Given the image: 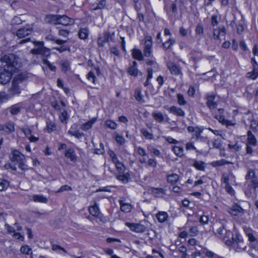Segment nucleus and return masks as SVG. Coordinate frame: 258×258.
<instances>
[{
    "instance_id": "obj_1",
    "label": "nucleus",
    "mask_w": 258,
    "mask_h": 258,
    "mask_svg": "<svg viewBox=\"0 0 258 258\" xmlns=\"http://www.w3.org/2000/svg\"><path fill=\"white\" fill-rule=\"evenodd\" d=\"M226 244L231 245L238 252L245 250L247 247L242 235L238 233L232 235L231 240H226Z\"/></svg>"
},
{
    "instance_id": "obj_2",
    "label": "nucleus",
    "mask_w": 258,
    "mask_h": 258,
    "mask_svg": "<svg viewBox=\"0 0 258 258\" xmlns=\"http://www.w3.org/2000/svg\"><path fill=\"white\" fill-rule=\"evenodd\" d=\"M15 65H17V60L14 54L5 55L0 59V68L4 70L12 71Z\"/></svg>"
},
{
    "instance_id": "obj_3",
    "label": "nucleus",
    "mask_w": 258,
    "mask_h": 258,
    "mask_svg": "<svg viewBox=\"0 0 258 258\" xmlns=\"http://www.w3.org/2000/svg\"><path fill=\"white\" fill-rule=\"evenodd\" d=\"M11 159L12 162L18 164L19 168L22 170L27 169V166L25 164V156L19 151L14 150L12 151Z\"/></svg>"
},
{
    "instance_id": "obj_4",
    "label": "nucleus",
    "mask_w": 258,
    "mask_h": 258,
    "mask_svg": "<svg viewBox=\"0 0 258 258\" xmlns=\"http://www.w3.org/2000/svg\"><path fill=\"white\" fill-rule=\"evenodd\" d=\"M33 43L37 47L33 48L31 50V53L33 54H41L42 55H48L49 54V50L43 46L42 41H33Z\"/></svg>"
},
{
    "instance_id": "obj_5",
    "label": "nucleus",
    "mask_w": 258,
    "mask_h": 258,
    "mask_svg": "<svg viewBox=\"0 0 258 258\" xmlns=\"http://www.w3.org/2000/svg\"><path fill=\"white\" fill-rule=\"evenodd\" d=\"M243 231L248 238V240L251 246H254L255 244L258 243V239L255 235V232L251 228L244 227Z\"/></svg>"
},
{
    "instance_id": "obj_6",
    "label": "nucleus",
    "mask_w": 258,
    "mask_h": 258,
    "mask_svg": "<svg viewBox=\"0 0 258 258\" xmlns=\"http://www.w3.org/2000/svg\"><path fill=\"white\" fill-rule=\"evenodd\" d=\"M17 69V65L13 66V70H4V72L0 74V83L2 84H6L11 79L12 74Z\"/></svg>"
},
{
    "instance_id": "obj_7",
    "label": "nucleus",
    "mask_w": 258,
    "mask_h": 258,
    "mask_svg": "<svg viewBox=\"0 0 258 258\" xmlns=\"http://www.w3.org/2000/svg\"><path fill=\"white\" fill-rule=\"evenodd\" d=\"M215 234L217 237L225 241L226 242V240H229L228 238L231 235V231L227 230L223 225H221L220 227L217 229Z\"/></svg>"
},
{
    "instance_id": "obj_8",
    "label": "nucleus",
    "mask_w": 258,
    "mask_h": 258,
    "mask_svg": "<svg viewBox=\"0 0 258 258\" xmlns=\"http://www.w3.org/2000/svg\"><path fill=\"white\" fill-rule=\"evenodd\" d=\"M100 75V70L99 68H94L92 69L87 74V77L89 81H91L94 84L97 82V77Z\"/></svg>"
},
{
    "instance_id": "obj_9",
    "label": "nucleus",
    "mask_w": 258,
    "mask_h": 258,
    "mask_svg": "<svg viewBox=\"0 0 258 258\" xmlns=\"http://www.w3.org/2000/svg\"><path fill=\"white\" fill-rule=\"evenodd\" d=\"M206 104L211 110L215 109L217 108V103L216 101V96L213 93H209L207 95Z\"/></svg>"
},
{
    "instance_id": "obj_10",
    "label": "nucleus",
    "mask_w": 258,
    "mask_h": 258,
    "mask_svg": "<svg viewBox=\"0 0 258 258\" xmlns=\"http://www.w3.org/2000/svg\"><path fill=\"white\" fill-rule=\"evenodd\" d=\"M164 108L168 110L169 113L173 114L177 116H184L185 115V112L180 108L177 107L175 106H169L165 105Z\"/></svg>"
},
{
    "instance_id": "obj_11",
    "label": "nucleus",
    "mask_w": 258,
    "mask_h": 258,
    "mask_svg": "<svg viewBox=\"0 0 258 258\" xmlns=\"http://www.w3.org/2000/svg\"><path fill=\"white\" fill-rule=\"evenodd\" d=\"M32 29L30 26H27L25 27L18 29L16 33V35L19 38H22L28 36L31 34Z\"/></svg>"
},
{
    "instance_id": "obj_12",
    "label": "nucleus",
    "mask_w": 258,
    "mask_h": 258,
    "mask_svg": "<svg viewBox=\"0 0 258 258\" xmlns=\"http://www.w3.org/2000/svg\"><path fill=\"white\" fill-rule=\"evenodd\" d=\"M112 39V35L107 32H104L102 35L100 36L98 38V44L100 47H103L104 43Z\"/></svg>"
},
{
    "instance_id": "obj_13",
    "label": "nucleus",
    "mask_w": 258,
    "mask_h": 258,
    "mask_svg": "<svg viewBox=\"0 0 258 258\" xmlns=\"http://www.w3.org/2000/svg\"><path fill=\"white\" fill-rule=\"evenodd\" d=\"M75 23L74 20L71 19L66 15H59L58 24H61L64 26L72 25Z\"/></svg>"
},
{
    "instance_id": "obj_14",
    "label": "nucleus",
    "mask_w": 258,
    "mask_h": 258,
    "mask_svg": "<svg viewBox=\"0 0 258 258\" xmlns=\"http://www.w3.org/2000/svg\"><path fill=\"white\" fill-rule=\"evenodd\" d=\"M213 38L216 40H220V35L224 36L226 33V29L224 26H220L218 28L213 29Z\"/></svg>"
},
{
    "instance_id": "obj_15",
    "label": "nucleus",
    "mask_w": 258,
    "mask_h": 258,
    "mask_svg": "<svg viewBox=\"0 0 258 258\" xmlns=\"http://www.w3.org/2000/svg\"><path fill=\"white\" fill-rule=\"evenodd\" d=\"M20 81V77H16L12 82V87L11 88V91L13 94H16L20 93L19 88L18 87V84Z\"/></svg>"
},
{
    "instance_id": "obj_16",
    "label": "nucleus",
    "mask_w": 258,
    "mask_h": 258,
    "mask_svg": "<svg viewBox=\"0 0 258 258\" xmlns=\"http://www.w3.org/2000/svg\"><path fill=\"white\" fill-rule=\"evenodd\" d=\"M132 57L139 61L142 60L144 58V55L140 49L135 47L132 50Z\"/></svg>"
},
{
    "instance_id": "obj_17",
    "label": "nucleus",
    "mask_w": 258,
    "mask_h": 258,
    "mask_svg": "<svg viewBox=\"0 0 258 258\" xmlns=\"http://www.w3.org/2000/svg\"><path fill=\"white\" fill-rule=\"evenodd\" d=\"M243 212V210L237 205H233L229 210V213L233 216H239Z\"/></svg>"
},
{
    "instance_id": "obj_18",
    "label": "nucleus",
    "mask_w": 258,
    "mask_h": 258,
    "mask_svg": "<svg viewBox=\"0 0 258 258\" xmlns=\"http://www.w3.org/2000/svg\"><path fill=\"white\" fill-rule=\"evenodd\" d=\"M59 15H47L45 17V21L48 23L57 25L58 24Z\"/></svg>"
},
{
    "instance_id": "obj_19",
    "label": "nucleus",
    "mask_w": 258,
    "mask_h": 258,
    "mask_svg": "<svg viewBox=\"0 0 258 258\" xmlns=\"http://www.w3.org/2000/svg\"><path fill=\"white\" fill-rule=\"evenodd\" d=\"M146 57H150L152 54V41L151 36H146Z\"/></svg>"
},
{
    "instance_id": "obj_20",
    "label": "nucleus",
    "mask_w": 258,
    "mask_h": 258,
    "mask_svg": "<svg viewBox=\"0 0 258 258\" xmlns=\"http://www.w3.org/2000/svg\"><path fill=\"white\" fill-rule=\"evenodd\" d=\"M168 68L173 75H178L181 74V71L180 69L174 63L169 62L168 63Z\"/></svg>"
},
{
    "instance_id": "obj_21",
    "label": "nucleus",
    "mask_w": 258,
    "mask_h": 258,
    "mask_svg": "<svg viewBox=\"0 0 258 258\" xmlns=\"http://www.w3.org/2000/svg\"><path fill=\"white\" fill-rule=\"evenodd\" d=\"M215 118L217 119L220 122L226 126H233L235 123L232 121L225 119L224 117L221 114L216 115L215 116Z\"/></svg>"
},
{
    "instance_id": "obj_22",
    "label": "nucleus",
    "mask_w": 258,
    "mask_h": 258,
    "mask_svg": "<svg viewBox=\"0 0 258 258\" xmlns=\"http://www.w3.org/2000/svg\"><path fill=\"white\" fill-rule=\"evenodd\" d=\"M106 4V0H96L95 3L92 5L91 9L94 11L103 9L105 8Z\"/></svg>"
},
{
    "instance_id": "obj_23",
    "label": "nucleus",
    "mask_w": 258,
    "mask_h": 258,
    "mask_svg": "<svg viewBox=\"0 0 258 258\" xmlns=\"http://www.w3.org/2000/svg\"><path fill=\"white\" fill-rule=\"evenodd\" d=\"M137 63L135 61H134L133 64L127 69V72L130 75L137 76L139 74H141V72H139L137 68Z\"/></svg>"
},
{
    "instance_id": "obj_24",
    "label": "nucleus",
    "mask_w": 258,
    "mask_h": 258,
    "mask_svg": "<svg viewBox=\"0 0 258 258\" xmlns=\"http://www.w3.org/2000/svg\"><path fill=\"white\" fill-rule=\"evenodd\" d=\"M192 166L197 170L200 171H204L206 168V163L202 161L194 160L193 161Z\"/></svg>"
},
{
    "instance_id": "obj_25",
    "label": "nucleus",
    "mask_w": 258,
    "mask_h": 258,
    "mask_svg": "<svg viewBox=\"0 0 258 258\" xmlns=\"http://www.w3.org/2000/svg\"><path fill=\"white\" fill-rule=\"evenodd\" d=\"M65 157L69 159L71 161H75L77 160L75 152L71 148H69L66 150Z\"/></svg>"
},
{
    "instance_id": "obj_26",
    "label": "nucleus",
    "mask_w": 258,
    "mask_h": 258,
    "mask_svg": "<svg viewBox=\"0 0 258 258\" xmlns=\"http://www.w3.org/2000/svg\"><path fill=\"white\" fill-rule=\"evenodd\" d=\"M156 218L160 223L165 222L168 218V215L165 212H159L156 214Z\"/></svg>"
},
{
    "instance_id": "obj_27",
    "label": "nucleus",
    "mask_w": 258,
    "mask_h": 258,
    "mask_svg": "<svg viewBox=\"0 0 258 258\" xmlns=\"http://www.w3.org/2000/svg\"><path fill=\"white\" fill-rule=\"evenodd\" d=\"M89 213L91 215L94 217H97L100 214V211L98 208V206L96 203H95L89 208Z\"/></svg>"
},
{
    "instance_id": "obj_28",
    "label": "nucleus",
    "mask_w": 258,
    "mask_h": 258,
    "mask_svg": "<svg viewBox=\"0 0 258 258\" xmlns=\"http://www.w3.org/2000/svg\"><path fill=\"white\" fill-rule=\"evenodd\" d=\"M32 200L35 202L46 203L48 201L47 199L41 195H34L32 196Z\"/></svg>"
},
{
    "instance_id": "obj_29",
    "label": "nucleus",
    "mask_w": 258,
    "mask_h": 258,
    "mask_svg": "<svg viewBox=\"0 0 258 258\" xmlns=\"http://www.w3.org/2000/svg\"><path fill=\"white\" fill-rule=\"evenodd\" d=\"M97 118L96 117L92 118L91 120L83 124L82 126V129L84 131H87L91 128L92 125L96 121Z\"/></svg>"
},
{
    "instance_id": "obj_30",
    "label": "nucleus",
    "mask_w": 258,
    "mask_h": 258,
    "mask_svg": "<svg viewBox=\"0 0 258 258\" xmlns=\"http://www.w3.org/2000/svg\"><path fill=\"white\" fill-rule=\"evenodd\" d=\"M172 150L177 156L179 157H181L183 156L184 150L182 147L174 146L172 147Z\"/></svg>"
},
{
    "instance_id": "obj_31",
    "label": "nucleus",
    "mask_w": 258,
    "mask_h": 258,
    "mask_svg": "<svg viewBox=\"0 0 258 258\" xmlns=\"http://www.w3.org/2000/svg\"><path fill=\"white\" fill-rule=\"evenodd\" d=\"M247 145L254 146L256 145V140L250 131L247 132Z\"/></svg>"
},
{
    "instance_id": "obj_32",
    "label": "nucleus",
    "mask_w": 258,
    "mask_h": 258,
    "mask_svg": "<svg viewBox=\"0 0 258 258\" xmlns=\"http://www.w3.org/2000/svg\"><path fill=\"white\" fill-rule=\"evenodd\" d=\"M89 35V31L86 28H81L78 32V36L81 39H87Z\"/></svg>"
},
{
    "instance_id": "obj_33",
    "label": "nucleus",
    "mask_w": 258,
    "mask_h": 258,
    "mask_svg": "<svg viewBox=\"0 0 258 258\" xmlns=\"http://www.w3.org/2000/svg\"><path fill=\"white\" fill-rule=\"evenodd\" d=\"M137 154L141 156V158H139L140 161L141 163H144L145 162V158L144 156L145 155V151L144 149L141 147H138L136 149Z\"/></svg>"
},
{
    "instance_id": "obj_34",
    "label": "nucleus",
    "mask_w": 258,
    "mask_h": 258,
    "mask_svg": "<svg viewBox=\"0 0 258 258\" xmlns=\"http://www.w3.org/2000/svg\"><path fill=\"white\" fill-rule=\"evenodd\" d=\"M154 119L158 122L161 123L164 120V116L162 112L154 111L152 113Z\"/></svg>"
},
{
    "instance_id": "obj_35",
    "label": "nucleus",
    "mask_w": 258,
    "mask_h": 258,
    "mask_svg": "<svg viewBox=\"0 0 258 258\" xmlns=\"http://www.w3.org/2000/svg\"><path fill=\"white\" fill-rule=\"evenodd\" d=\"M231 162L226 161L225 159H222L220 160L214 161L211 163V165L213 167L221 166L225 164H230Z\"/></svg>"
},
{
    "instance_id": "obj_36",
    "label": "nucleus",
    "mask_w": 258,
    "mask_h": 258,
    "mask_svg": "<svg viewBox=\"0 0 258 258\" xmlns=\"http://www.w3.org/2000/svg\"><path fill=\"white\" fill-rule=\"evenodd\" d=\"M20 251L23 254L30 255V256L32 255V249L27 245L22 246L20 248Z\"/></svg>"
},
{
    "instance_id": "obj_37",
    "label": "nucleus",
    "mask_w": 258,
    "mask_h": 258,
    "mask_svg": "<svg viewBox=\"0 0 258 258\" xmlns=\"http://www.w3.org/2000/svg\"><path fill=\"white\" fill-rule=\"evenodd\" d=\"M46 130L48 133L55 131L56 130L55 123L50 120L46 122Z\"/></svg>"
},
{
    "instance_id": "obj_38",
    "label": "nucleus",
    "mask_w": 258,
    "mask_h": 258,
    "mask_svg": "<svg viewBox=\"0 0 258 258\" xmlns=\"http://www.w3.org/2000/svg\"><path fill=\"white\" fill-rule=\"evenodd\" d=\"M9 186V182L6 179L0 178V191L6 190Z\"/></svg>"
},
{
    "instance_id": "obj_39",
    "label": "nucleus",
    "mask_w": 258,
    "mask_h": 258,
    "mask_svg": "<svg viewBox=\"0 0 258 258\" xmlns=\"http://www.w3.org/2000/svg\"><path fill=\"white\" fill-rule=\"evenodd\" d=\"M59 118L60 121L63 123H67L68 120V115L67 111L63 110L59 115Z\"/></svg>"
},
{
    "instance_id": "obj_40",
    "label": "nucleus",
    "mask_w": 258,
    "mask_h": 258,
    "mask_svg": "<svg viewBox=\"0 0 258 258\" xmlns=\"http://www.w3.org/2000/svg\"><path fill=\"white\" fill-rule=\"evenodd\" d=\"M258 76V69L256 68H254L252 72H248L246 74V77L248 78L251 79L252 80L255 79Z\"/></svg>"
},
{
    "instance_id": "obj_41",
    "label": "nucleus",
    "mask_w": 258,
    "mask_h": 258,
    "mask_svg": "<svg viewBox=\"0 0 258 258\" xmlns=\"http://www.w3.org/2000/svg\"><path fill=\"white\" fill-rule=\"evenodd\" d=\"M178 175L175 173L169 174L167 177L168 182L171 183H174L176 182L178 180Z\"/></svg>"
},
{
    "instance_id": "obj_42",
    "label": "nucleus",
    "mask_w": 258,
    "mask_h": 258,
    "mask_svg": "<svg viewBox=\"0 0 258 258\" xmlns=\"http://www.w3.org/2000/svg\"><path fill=\"white\" fill-rule=\"evenodd\" d=\"M105 125L111 130H115L117 127V123L111 119H107L105 122Z\"/></svg>"
},
{
    "instance_id": "obj_43",
    "label": "nucleus",
    "mask_w": 258,
    "mask_h": 258,
    "mask_svg": "<svg viewBox=\"0 0 258 258\" xmlns=\"http://www.w3.org/2000/svg\"><path fill=\"white\" fill-rule=\"evenodd\" d=\"M21 109V107L19 104H15L11 107L10 112L13 115H16L20 112Z\"/></svg>"
},
{
    "instance_id": "obj_44",
    "label": "nucleus",
    "mask_w": 258,
    "mask_h": 258,
    "mask_svg": "<svg viewBox=\"0 0 258 258\" xmlns=\"http://www.w3.org/2000/svg\"><path fill=\"white\" fill-rule=\"evenodd\" d=\"M203 130L198 127H196L193 129V132L196 136V138L198 140H203L204 138L201 136Z\"/></svg>"
},
{
    "instance_id": "obj_45",
    "label": "nucleus",
    "mask_w": 258,
    "mask_h": 258,
    "mask_svg": "<svg viewBox=\"0 0 258 258\" xmlns=\"http://www.w3.org/2000/svg\"><path fill=\"white\" fill-rule=\"evenodd\" d=\"M116 178L119 180L122 181L123 183H126L128 180V176L126 174L120 173V174L116 175Z\"/></svg>"
},
{
    "instance_id": "obj_46",
    "label": "nucleus",
    "mask_w": 258,
    "mask_h": 258,
    "mask_svg": "<svg viewBox=\"0 0 258 258\" xmlns=\"http://www.w3.org/2000/svg\"><path fill=\"white\" fill-rule=\"evenodd\" d=\"M116 166V169L120 173H123L125 170V167L123 164L120 162L118 160H117V162H115L113 163Z\"/></svg>"
},
{
    "instance_id": "obj_47",
    "label": "nucleus",
    "mask_w": 258,
    "mask_h": 258,
    "mask_svg": "<svg viewBox=\"0 0 258 258\" xmlns=\"http://www.w3.org/2000/svg\"><path fill=\"white\" fill-rule=\"evenodd\" d=\"M175 43L173 38H169L167 41L163 43V47L165 49L170 48L171 46Z\"/></svg>"
},
{
    "instance_id": "obj_48",
    "label": "nucleus",
    "mask_w": 258,
    "mask_h": 258,
    "mask_svg": "<svg viewBox=\"0 0 258 258\" xmlns=\"http://www.w3.org/2000/svg\"><path fill=\"white\" fill-rule=\"evenodd\" d=\"M151 192L155 196H159L160 195H162L163 194V189L159 188H151L150 189H148V191Z\"/></svg>"
},
{
    "instance_id": "obj_49",
    "label": "nucleus",
    "mask_w": 258,
    "mask_h": 258,
    "mask_svg": "<svg viewBox=\"0 0 258 258\" xmlns=\"http://www.w3.org/2000/svg\"><path fill=\"white\" fill-rule=\"evenodd\" d=\"M62 71L67 72L70 69V63L68 60H61L60 61Z\"/></svg>"
},
{
    "instance_id": "obj_50",
    "label": "nucleus",
    "mask_w": 258,
    "mask_h": 258,
    "mask_svg": "<svg viewBox=\"0 0 258 258\" xmlns=\"http://www.w3.org/2000/svg\"><path fill=\"white\" fill-rule=\"evenodd\" d=\"M177 98L178 103L180 105H185L187 104L186 101L185 100L184 97L183 95L181 94H178L177 95Z\"/></svg>"
},
{
    "instance_id": "obj_51",
    "label": "nucleus",
    "mask_w": 258,
    "mask_h": 258,
    "mask_svg": "<svg viewBox=\"0 0 258 258\" xmlns=\"http://www.w3.org/2000/svg\"><path fill=\"white\" fill-rule=\"evenodd\" d=\"M132 209V206L131 204L129 203H127L125 205H123L122 206L120 207V210L122 212L127 213L131 211V210Z\"/></svg>"
},
{
    "instance_id": "obj_52",
    "label": "nucleus",
    "mask_w": 258,
    "mask_h": 258,
    "mask_svg": "<svg viewBox=\"0 0 258 258\" xmlns=\"http://www.w3.org/2000/svg\"><path fill=\"white\" fill-rule=\"evenodd\" d=\"M135 97L138 101L143 102V96L141 95V91L139 89H137L135 92Z\"/></svg>"
},
{
    "instance_id": "obj_53",
    "label": "nucleus",
    "mask_w": 258,
    "mask_h": 258,
    "mask_svg": "<svg viewBox=\"0 0 258 258\" xmlns=\"http://www.w3.org/2000/svg\"><path fill=\"white\" fill-rule=\"evenodd\" d=\"M115 141H116V142L118 143V144H119L120 145H122V144H124L125 142V140L123 138V137L122 136H120L118 134H116V133H115Z\"/></svg>"
},
{
    "instance_id": "obj_54",
    "label": "nucleus",
    "mask_w": 258,
    "mask_h": 258,
    "mask_svg": "<svg viewBox=\"0 0 258 258\" xmlns=\"http://www.w3.org/2000/svg\"><path fill=\"white\" fill-rule=\"evenodd\" d=\"M43 64L46 65L51 71H54V72L55 71L56 67L54 66H53V64H51L49 62V61H48L47 59H43Z\"/></svg>"
},
{
    "instance_id": "obj_55",
    "label": "nucleus",
    "mask_w": 258,
    "mask_h": 258,
    "mask_svg": "<svg viewBox=\"0 0 258 258\" xmlns=\"http://www.w3.org/2000/svg\"><path fill=\"white\" fill-rule=\"evenodd\" d=\"M229 178L227 174L223 173L221 177V181L225 185L229 184Z\"/></svg>"
},
{
    "instance_id": "obj_56",
    "label": "nucleus",
    "mask_w": 258,
    "mask_h": 258,
    "mask_svg": "<svg viewBox=\"0 0 258 258\" xmlns=\"http://www.w3.org/2000/svg\"><path fill=\"white\" fill-rule=\"evenodd\" d=\"M108 154L109 155V156L110 157V158H111V160H112V161L113 162V163H114L115 162H117V160H118L117 157V156L116 155V154L114 153V152L113 151L109 150L108 151Z\"/></svg>"
},
{
    "instance_id": "obj_57",
    "label": "nucleus",
    "mask_w": 258,
    "mask_h": 258,
    "mask_svg": "<svg viewBox=\"0 0 258 258\" xmlns=\"http://www.w3.org/2000/svg\"><path fill=\"white\" fill-rule=\"evenodd\" d=\"M250 127L254 131L258 130V121L255 119H252L251 121Z\"/></svg>"
},
{
    "instance_id": "obj_58",
    "label": "nucleus",
    "mask_w": 258,
    "mask_h": 258,
    "mask_svg": "<svg viewBox=\"0 0 258 258\" xmlns=\"http://www.w3.org/2000/svg\"><path fill=\"white\" fill-rule=\"evenodd\" d=\"M245 178L246 179H253L255 178V172L253 170H249Z\"/></svg>"
},
{
    "instance_id": "obj_59",
    "label": "nucleus",
    "mask_w": 258,
    "mask_h": 258,
    "mask_svg": "<svg viewBox=\"0 0 258 258\" xmlns=\"http://www.w3.org/2000/svg\"><path fill=\"white\" fill-rule=\"evenodd\" d=\"M204 32V28L202 25L198 24L196 29V33L199 35H202Z\"/></svg>"
},
{
    "instance_id": "obj_60",
    "label": "nucleus",
    "mask_w": 258,
    "mask_h": 258,
    "mask_svg": "<svg viewBox=\"0 0 258 258\" xmlns=\"http://www.w3.org/2000/svg\"><path fill=\"white\" fill-rule=\"evenodd\" d=\"M51 248H52V250L53 251H57L58 250H60L65 253L67 252L66 250L63 247H62L60 246L57 245V244H53L52 245Z\"/></svg>"
},
{
    "instance_id": "obj_61",
    "label": "nucleus",
    "mask_w": 258,
    "mask_h": 258,
    "mask_svg": "<svg viewBox=\"0 0 258 258\" xmlns=\"http://www.w3.org/2000/svg\"><path fill=\"white\" fill-rule=\"evenodd\" d=\"M22 20L19 16H15L12 19V23L14 25H19L22 23Z\"/></svg>"
},
{
    "instance_id": "obj_62",
    "label": "nucleus",
    "mask_w": 258,
    "mask_h": 258,
    "mask_svg": "<svg viewBox=\"0 0 258 258\" xmlns=\"http://www.w3.org/2000/svg\"><path fill=\"white\" fill-rule=\"evenodd\" d=\"M209 221V218L208 216L205 215H203L200 217V223L204 224H207L208 223Z\"/></svg>"
},
{
    "instance_id": "obj_63",
    "label": "nucleus",
    "mask_w": 258,
    "mask_h": 258,
    "mask_svg": "<svg viewBox=\"0 0 258 258\" xmlns=\"http://www.w3.org/2000/svg\"><path fill=\"white\" fill-rule=\"evenodd\" d=\"M22 132H23V133L24 134V135H25V136L28 138H29L30 136H31V131L28 128H23L22 129Z\"/></svg>"
},
{
    "instance_id": "obj_64",
    "label": "nucleus",
    "mask_w": 258,
    "mask_h": 258,
    "mask_svg": "<svg viewBox=\"0 0 258 258\" xmlns=\"http://www.w3.org/2000/svg\"><path fill=\"white\" fill-rule=\"evenodd\" d=\"M111 54H114L115 56H118L119 55V51L116 47H111L110 49Z\"/></svg>"
}]
</instances>
